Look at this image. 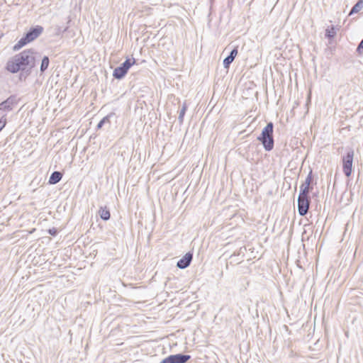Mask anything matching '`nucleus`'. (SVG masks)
I'll return each mask as SVG.
<instances>
[{"label":"nucleus","mask_w":363,"mask_h":363,"mask_svg":"<svg viewBox=\"0 0 363 363\" xmlns=\"http://www.w3.org/2000/svg\"><path fill=\"white\" fill-rule=\"evenodd\" d=\"M263 145L264 149L269 152L273 150L274 146V123H267V125L262 129L261 134L257 138Z\"/></svg>","instance_id":"f03ea898"},{"label":"nucleus","mask_w":363,"mask_h":363,"mask_svg":"<svg viewBox=\"0 0 363 363\" xmlns=\"http://www.w3.org/2000/svg\"><path fill=\"white\" fill-rule=\"evenodd\" d=\"M116 118V116L115 113H110L105 117H104L97 124L96 129L99 130L102 128L104 126H106L108 128L111 127V119Z\"/></svg>","instance_id":"9b49d317"},{"label":"nucleus","mask_w":363,"mask_h":363,"mask_svg":"<svg viewBox=\"0 0 363 363\" xmlns=\"http://www.w3.org/2000/svg\"><path fill=\"white\" fill-rule=\"evenodd\" d=\"M50 65V59L48 56L45 55L41 61L40 67V73H44L48 68Z\"/></svg>","instance_id":"f3484780"},{"label":"nucleus","mask_w":363,"mask_h":363,"mask_svg":"<svg viewBox=\"0 0 363 363\" xmlns=\"http://www.w3.org/2000/svg\"><path fill=\"white\" fill-rule=\"evenodd\" d=\"M238 53V46H235L230 54L223 60V65L224 68L228 69L231 63L234 61Z\"/></svg>","instance_id":"f8f14e48"},{"label":"nucleus","mask_w":363,"mask_h":363,"mask_svg":"<svg viewBox=\"0 0 363 363\" xmlns=\"http://www.w3.org/2000/svg\"><path fill=\"white\" fill-rule=\"evenodd\" d=\"M354 157V150L352 148L347 149V152L342 156V169L345 175L350 177L352 172V164Z\"/></svg>","instance_id":"20e7f679"},{"label":"nucleus","mask_w":363,"mask_h":363,"mask_svg":"<svg viewBox=\"0 0 363 363\" xmlns=\"http://www.w3.org/2000/svg\"><path fill=\"white\" fill-rule=\"evenodd\" d=\"M29 43H30L29 40L26 38L25 35H23L22 38L14 45V46L13 47V50L14 51L19 50Z\"/></svg>","instance_id":"dca6fc26"},{"label":"nucleus","mask_w":363,"mask_h":363,"mask_svg":"<svg viewBox=\"0 0 363 363\" xmlns=\"http://www.w3.org/2000/svg\"><path fill=\"white\" fill-rule=\"evenodd\" d=\"M186 110H187V105L184 102L182 105V107L180 111H179V115L178 117V120H179V122L180 124H182L184 121V118Z\"/></svg>","instance_id":"6ab92c4d"},{"label":"nucleus","mask_w":363,"mask_h":363,"mask_svg":"<svg viewBox=\"0 0 363 363\" xmlns=\"http://www.w3.org/2000/svg\"><path fill=\"white\" fill-rule=\"evenodd\" d=\"M68 29V26H66L65 28H64L63 29L60 27V26H57L55 30V35H57V36H60L61 35L62 33H64L65 32H66Z\"/></svg>","instance_id":"412c9836"},{"label":"nucleus","mask_w":363,"mask_h":363,"mask_svg":"<svg viewBox=\"0 0 363 363\" xmlns=\"http://www.w3.org/2000/svg\"><path fill=\"white\" fill-rule=\"evenodd\" d=\"M6 123L7 119L6 118V115H4L1 118H0V132L4 128Z\"/></svg>","instance_id":"4be33fe9"},{"label":"nucleus","mask_w":363,"mask_h":363,"mask_svg":"<svg viewBox=\"0 0 363 363\" xmlns=\"http://www.w3.org/2000/svg\"><path fill=\"white\" fill-rule=\"evenodd\" d=\"M297 210L301 216H305L309 209L311 201L310 195L298 194Z\"/></svg>","instance_id":"39448f33"},{"label":"nucleus","mask_w":363,"mask_h":363,"mask_svg":"<svg viewBox=\"0 0 363 363\" xmlns=\"http://www.w3.org/2000/svg\"><path fill=\"white\" fill-rule=\"evenodd\" d=\"M19 79L21 80H26V79L31 74L32 69L20 70Z\"/></svg>","instance_id":"aec40b11"},{"label":"nucleus","mask_w":363,"mask_h":363,"mask_svg":"<svg viewBox=\"0 0 363 363\" xmlns=\"http://www.w3.org/2000/svg\"><path fill=\"white\" fill-rule=\"evenodd\" d=\"M62 172H60L59 171H54L50 176L48 183L50 184H56L58 182H60V181L62 179Z\"/></svg>","instance_id":"4468645a"},{"label":"nucleus","mask_w":363,"mask_h":363,"mask_svg":"<svg viewBox=\"0 0 363 363\" xmlns=\"http://www.w3.org/2000/svg\"><path fill=\"white\" fill-rule=\"evenodd\" d=\"M44 28L43 26L40 25H36L30 28V29L25 33L23 35L26 36V38L31 43L35 40L37 38H38L43 32Z\"/></svg>","instance_id":"1a4fd4ad"},{"label":"nucleus","mask_w":363,"mask_h":363,"mask_svg":"<svg viewBox=\"0 0 363 363\" xmlns=\"http://www.w3.org/2000/svg\"><path fill=\"white\" fill-rule=\"evenodd\" d=\"M135 63L134 58H127L125 62L121 64L118 67H116L113 72V77L118 80L125 77L129 69Z\"/></svg>","instance_id":"7ed1b4c3"},{"label":"nucleus","mask_w":363,"mask_h":363,"mask_svg":"<svg viewBox=\"0 0 363 363\" xmlns=\"http://www.w3.org/2000/svg\"><path fill=\"white\" fill-rule=\"evenodd\" d=\"M99 215L103 220H108L111 218L109 208L107 206H101L99 210Z\"/></svg>","instance_id":"2eb2a0df"},{"label":"nucleus","mask_w":363,"mask_h":363,"mask_svg":"<svg viewBox=\"0 0 363 363\" xmlns=\"http://www.w3.org/2000/svg\"><path fill=\"white\" fill-rule=\"evenodd\" d=\"M193 259V252H186L177 263V267L179 269H184L187 268L191 263Z\"/></svg>","instance_id":"9d476101"},{"label":"nucleus","mask_w":363,"mask_h":363,"mask_svg":"<svg viewBox=\"0 0 363 363\" xmlns=\"http://www.w3.org/2000/svg\"><path fill=\"white\" fill-rule=\"evenodd\" d=\"M35 52L33 49H26L14 55L6 63V69L13 74L20 70L32 69L35 66Z\"/></svg>","instance_id":"f257e3e1"},{"label":"nucleus","mask_w":363,"mask_h":363,"mask_svg":"<svg viewBox=\"0 0 363 363\" xmlns=\"http://www.w3.org/2000/svg\"><path fill=\"white\" fill-rule=\"evenodd\" d=\"M20 101L16 94H12L0 103V111L10 112Z\"/></svg>","instance_id":"423d86ee"},{"label":"nucleus","mask_w":363,"mask_h":363,"mask_svg":"<svg viewBox=\"0 0 363 363\" xmlns=\"http://www.w3.org/2000/svg\"><path fill=\"white\" fill-rule=\"evenodd\" d=\"M337 35L335 27L333 25L328 26L325 29V36L328 40L329 44L333 43V40Z\"/></svg>","instance_id":"ddd939ff"},{"label":"nucleus","mask_w":363,"mask_h":363,"mask_svg":"<svg viewBox=\"0 0 363 363\" xmlns=\"http://www.w3.org/2000/svg\"><path fill=\"white\" fill-rule=\"evenodd\" d=\"M313 171L311 169L308 174L304 182L300 186L299 194L303 195H310V193L313 189Z\"/></svg>","instance_id":"6e6552de"},{"label":"nucleus","mask_w":363,"mask_h":363,"mask_svg":"<svg viewBox=\"0 0 363 363\" xmlns=\"http://www.w3.org/2000/svg\"><path fill=\"white\" fill-rule=\"evenodd\" d=\"M356 51L360 55L363 53V39L359 43Z\"/></svg>","instance_id":"5701e85b"},{"label":"nucleus","mask_w":363,"mask_h":363,"mask_svg":"<svg viewBox=\"0 0 363 363\" xmlns=\"http://www.w3.org/2000/svg\"><path fill=\"white\" fill-rule=\"evenodd\" d=\"M48 233L52 236H56L58 233V230L55 228H50L48 230Z\"/></svg>","instance_id":"b1692460"},{"label":"nucleus","mask_w":363,"mask_h":363,"mask_svg":"<svg viewBox=\"0 0 363 363\" xmlns=\"http://www.w3.org/2000/svg\"><path fill=\"white\" fill-rule=\"evenodd\" d=\"M363 9V0H358L357 2L352 6L351 9L349 16H351L354 13H358Z\"/></svg>","instance_id":"a211bd4d"},{"label":"nucleus","mask_w":363,"mask_h":363,"mask_svg":"<svg viewBox=\"0 0 363 363\" xmlns=\"http://www.w3.org/2000/svg\"><path fill=\"white\" fill-rule=\"evenodd\" d=\"M190 359L191 355L179 353L167 356L160 363H186Z\"/></svg>","instance_id":"0eeeda50"},{"label":"nucleus","mask_w":363,"mask_h":363,"mask_svg":"<svg viewBox=\"0 0 363 363\" xmlns=\"http://www.w3.org/2000/svg\"><path fill=\"white\" fill-rule=\"evenodd\" d=\"M210 1V11L212 9V6H213V2H214V0H209Z\"/></svg>","instance_id":"393cba45"}]
</instances>
